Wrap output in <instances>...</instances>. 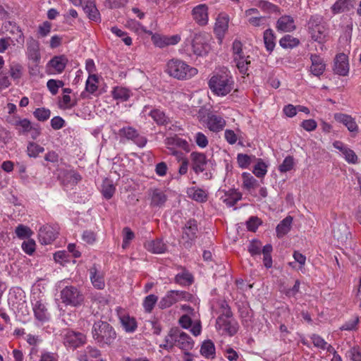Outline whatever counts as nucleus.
Instances as JSON below:
<instances>
[{"mask_svg":"<svg viewBox=\"0 0 361 361\" xmlns=\"http://www.w3.org/2000/svg\"><path fill=\"white\" fill-rule=\"evenodd\" d=\"M208 85L214 94L224 97L233 90L235 82L231 71L223 68L214 73Z\"/></svg>","mask_w":361,"mask_h":361,"instance_id":"nucleus-1","label":"nucleus"},{"mask_svg":"<svg viewBox=\"0 0 361 361\" xmlns=\"http://www.w3.org/2000/svg\"><path fill=\"white\" fill-rule=\"evenodd\" d=\"M92 335L94 341L101 347L111 345L116 338V333L113 326L101 320L94 323Z\"/></svg>","mask_w":361,"mask_h":361,"instance_id":"nucleus-2","label":"nucleus"},{"mask_svg":"<svg viewBox=\"0 0 361 361\" xmlns=\"http://www.w3.org/2000/svg\"><path fill=\"white\" fill-rule=\"evenodd\" d=\"M166 72L176 79L183 80L197 75V69L180 59H173L167 62Z\"/></svg>","mask_w":361,"mask_h":361,"instance_id":"nucleus-3","label":"nucleus"},{"mask_svg":"<svg viewBox=\"0 0 361 361\" xmlns=\"http://www.w3.org/2000/svg\"><path fill=\"white\" fill-rule=\"evenodd\" d=\"M222 307L223 312L216 321V328L222 335L233 336L238 331V322L233 318V313L228 305Z\"/></svg>","mask_w":361,"mask_h":361,"instance_id":"nucleus-4","label":"nucleus"},{"mask_svg":"<svg viewBox=\"0 0 361 361\" xmlns=\"http://www.w3.org/2000/svg\"><path fill=\"white\" fill-rule=\"evenodd\" d=\"M60 296L63 303L72 307L80 306L84 300L82 293L73 286H67L63 288L61 290Z\"/></svg>","mask_w":361,"mask_h":361,"instance_id":"nucleus-5","label":"nucleus"},{"mask_svg":"<svg viewBox=\"0 0 361 361\" xmlns=\"http://www.w3.org/2000/svg\"><path fill=\"white\" fill-rule=\"evenodd\" d=\"M322 17L320 16H312L308 22V27L312 39L322 43L326 38V28L322 23Z\"/></svg>","mask_w":361,"mask_h":361,"instance_id":"nucleus-6","label":"nucleus"},{"mask_svg":"<svg viewBox=\"0 0 361 361\" xmlns=\"http://www.w3.org/2000/svg\"><path fill=\"white\" fill-rule=\"evenodd\" d=\"M197 224L195 219H190L183 228L182 243L185 248H190L197 237Z\"/></svg>","mask_w":361,"mask_h":361,"instance_id":"nucleus-7","label":"nucleus"},{"mask_svg":"<svg viewBox=\"0 0 361 361\" xmlns=\"http://www.w3.org/2000/svg\"><path fill=\"white\" fill-rule=\"evenodd\" d=\"M86 336L80 332L66 329L63 334V343L69 348H76L86 343Z\"/></svg>","mask_w":361,"mask_h":361,"instance_id":"nucleus-8","label":"nucleus"},{"mask_svg":"<svg viewBox=\"0 0 361 361\" xmlns=\"http://www.w3.org/2000/svg\"><path fill=\"white\" fill-rule=\"evenodd\" d=\"M118 135L121 139L125 138L131 140L140 147H143L147 143L146 137L140 135L137 130L131 126L121 128L118 130Z\"/></svg>","mask_w":361,"mask_h":361,"instance_id":"nucleus-9","label":"nucleus"},{"mask_svg":"<svg viewBox=\"0 0 361 361\" xmlns=\"http://www.w3.org/2000/svg\"><path fill=\"white\" fill-rule=\"evenodd\" d=\"M26 47V54L28 59L37 66L41 59L39 42L32 37H30L27 39Z\"/></svg>","mask_w":361,"mask_h":361,"instance_id":"nucleus-10","label":"nucleus"},{"mask_svg":"<svg viewBox=\"0 0 361 361\" xmlns=\"http://www.w3.org/2000/svg\"><path fill=\"white\" fill-rule=\"evenodd\" d=\"M150 199V206L152 207H161L167 200V195L160 188H150L148 190Z\"/></svg>","mask_w":361,"mask_h":361,"instance_id":"nucleus-11","label":"nucleus"},{"mask_svg":"<svg viewBox=\"0 0 361 361\" xmlns=\"http://www.w3.org/2000/svg\"><path fill=\"white\" fill-rule=\"evenodd\" d=\"M334 72L339 75L345 76L349 72L348 56L341 53L336 55L334 59Z\"/></svg>","mask_w":361,"mask_h":361,"instance_id":"nucleus-12","label":"nucleus"},{"mask_svg":"<svg viewBox=\"0 0 361 361\" xmlns=\"http://www.w3.org/2000/svg\"><path fill=\"white\" fill-rule=\"evenodd\" d=\"M192 169L196 174L203 172L207 164L206 156L204 153L193 152L190 154Z\"/></svg>","mask_w":361,"mask_h":361,"instance_id":"nucleus-13","label":"nucleus"},{"mask_svg":"<svg viewBox=\"0 0 361 361\" xmlns=\"http://www.w3.org/2000/svg\"><path fill=\"white\" fill-rule=\"evenodd\" d=\"M57 236V233L53 227L49 225H45L39 230L38 238L41 244H51Z\"/></svg>","mask_w":361,"mask_h":361,"instance_id":"nucleus-14","label":"nucleus"},{"mask_svg":"<svg viewBox=\"0 0 361 361\" xmlns=\"http://www.w3.org/2000/svg\"><path fill=\"white\" fill-rule=\"evenodd\" d=\"M228 22L229 18L226 14H219L216 18L214 26V32L220 42L222 41L225 33L228 30Z\"/></svg>","mask_w":361,"mask_h":361,"instance_id":"nucleus-15","label":"nucleus"},{"mask_svg":"<svg viewBox=\"0 0 361 361\" xmlns=\"http://www.w3.org/2000/svg\"><path fill=\"white\" fill-rule=\"evenodd\" d=\"M310 73L317 77H320L326 70V63L323 58L317 54H311Z\"/></svg>","mask_w":361,"mask_h":361,"instance_id":"nucleus-16","label":"nucleus"},{"mask_svg":"<svg viewBox=\"0 0 361 361\" xmlns=\"http://www.w3.org/2000/svg\"><path fill=\"white\" fill-rule=\"evenodd\" d=\"M89 274L93 286L98 290L104 289L105 286L104 275L103 271L98 269L96 264L90 267Z\"/></svg>","mask_w":361,"mask_h":361,"instance_id":"nucleus-17","label":"nucleus"},{"mask_svg":"<svg viewBox=\"0 0 361 361\" xmlns=\"http://www.w3.org/2000/svg\"><path fill=\"white\" fill-rule=\"evenodd\" d=\"M192 16L198 25H206L208 23V7L205 4L195 6L192 10Z\"/></svg>","mask_w":361,"mask_h":361,"instance_id":"nucleus-18","label":"nucleus"},{"mask_svg":"<svg viewBox=\"0 0 361 361\" xmlns=\"http://www.w3.org/2000/svg\"><path fill=\"white\" fill-rule=\"evenodd\" d=\"M32 310L35 319L39 322L44 323L49 320L50 315L48 312V310L42 301H36V302L33 304Z\"/></svg>","mask_w":361,"mask_h":361,"instance_id":"nucleus-19","label":"nucleus"},{"mask_svg":"<svg viewBox=\"0 0 361 361\" xmlns=\"http://www.w3.org/2000/svg\"><path fill=\"white\" fill-rule=\"evenodd\" d=\"M334 119L341 123H343L349 131L350 132H357L358 131V126L353 118H352L350 116L341 114V113H337L334 114Z\"/></svg>","mask_w":361,"mask_h":361,"instance_id":"nucleus-20","label":"nucleus"},{"mask_svg":"<svg viewBox=\"0 0 361 361\" xmlns=\"http://www.w3.org/2000/svg\"><path fill=\"white\" fill-rule=\"evenodd\" d=\"M82 5L84 11L87 14L90 20L96 22L100 20V15L96 7L94 0H83Z\"/></svg>","mask_w":361,"mask_h":361,"instance_id":"nucleus-21","label":"nucleus"},{"mask_svg":"<svg viewBox=\"0 0 361 361\" xmlns=\"http://www.w3.org/2000/svg\"><path fill=\"white\" fill-rule=\"evenodd\" d=\"M276 28L278 30L289 32L295 29L293 18L290 16H283L279 18L276 22Z\"/></svg>","mask_w":361,"mask_h":361,"instance_id":"nucleus-22","label":"nucleus"},{"mask_svg":"<svg viewBox=\"0 0 361 361\" xmlns=\"http://www.w3.org/2000/svg\"><path fill=\"white\" fill-rule=\"evenodd\" d=\"M176 346L185 352L193 348L194 342L188 334L178 331Z\"/></svg>","mask_w":361,"mask_h":361,"instance_id":"nucleus-23","label":"nucleus"},{"mask_svg":"<svg viewBox=\"0 0 361 361\" xmlns=\"http://www.w3.org/2000/svg\"><path fill=\"white\" fill-rule=\"evenodd\" d=\"M145 248L154 254H161L166 252V245L161 239L149 240L145 243Z\"/></svg>","mask_w":361,"mask_h":361,"instance_id":"nucleus-24","label":"nucleus"},{"mask_svg":"<svg viewBox=\"0 0 361 361\" xmlns=\"http://www.w3.org/2000/svg\"><path fill=\"white\" fill-rule=\"evenodd\" d=\"M355 0H338L331 6L334 14L349 11L354 7Z\"/></svg>","mask_w":361,"mask_h":361,"instance_id":"nucleus-25","label":"nucleus"},{"mask_svg":"<svg viewBox=\"0 0 361 361\" xmlns=\"http://www.w3.org/2000/svg\"><path fill=\"white\" fill-rule=\"evenodd\" d=\"M226 122L223 118L216 115L209 116L207 118V126L213 132H219L221 130Z\"/></svg>","mask_w":361,"mask_h":361,"instance_id":"nucleus-26","label":"nucleus"},{"mask_svg":"<svg viewBox=\"0 0 361 361\" xmlns=\"http://www.w3.org/2000/svg\"><path fill=\"white\" fill-rule=\"evenodd\" d=\"M165 145L166 146H172L173 147H179L185 152L190 150V145L188 142L177 135L168 137L165 139Z\"/></svg>","mask_w":361,"mask_h":361,"instance_id":"nucleus-27","label":"nucleus"},{"mask_svg":"<svg viewBox=\"0 0 361 361\" xmlns=\"http://www.w3.org/2000/svg\"><path fill=\"white\" fill-rule=\"evenodd\" d=\"M176 295L177 294L176 293V290L168 291L159 300L158 303L159 307L164 310L170 307L173 304L176 303L178 302Z\"/></svg>","mask_w":361,"mask_h":361,"instance_id":"nucleus-28","label":"nucleus"},{"mask_svg":"<svg viewBox=\"0 0 361 361\" xmlns=\"http://www.w3.org/2000/svg\"><path fill=\"white\" fill-rule=\"evenodd\" d=\"M221 199L228 207H233L242 199V194L235 190H229Z\"/></svg>","mask_w":361,"mask_h":361,"instance_id":"nucleus-29","label":"nucleus"},{"mask_svg":"<svg viewBox=\"0 0 361 361\" xmlns=\"http://www.w3.org/2000/svg\"><path fill=\"white\" fill-rule=\"evenodd\" d=\"M68 60L64 55H59L53 57L49 62V64L55 69V71L61 73L65 69Z\"/></svg>","mask_w":361,"mask_h":361,"instance_id":"nucleus-30","label":"nucleus"},{"mask_svg":"<svg viewBox=\"0 0 361 361\" xmlns=\"http://www.w3.org/2000/svg\"><path fill=\"white\" fill-rule=\"evenodd\" d=\"M159 126H166L171 123V120L165 113L159 109H153L149 114Z\"/></svg>","mask_w":361,"mask_h":361,"instance_id":"nucleus-31","label":"nucleus"},{"mask_svg":"<svg viewBox=\"0 0 361 361\" xmlns=\"http://www.w3.org/2000/svg\"><path fill=\"white\" fill-rule=\"evenodd\" d=\"M192 49L195 54L202 56L206 53V44L202 36H195L192 42Z\"/></svg>","mask_w":361,"mask_h":361,"instance_id":"nucleus-32","label":"nucleus"},{"mask_svg":"<svg viewBox=\"0 0 361 361\" xmlns=\"http://www.w3.org/2000/svg\"><path fill=\"white\" fill-rule=\"evenodd\" d=\"M349 233L348 229L345 224H337L334 226L333 235L338 241H345Z\"/></svg>","mask_w":361,"mask_h":361,"instance_id":"nucleus-33","label":"nucleus"},{"mask_svg":"<svg viewBox=\"0 0 361 361\" xmlns=\"http://www.w3.org/2000/svg\"><path fill=\"white\" fill-rule=\"evenodd\" d=\"M189 197L199 202H204L207 200V195L201 188H190L187 191Z\"/></svg>","mask_w":361,"mask_h":361,"instance_id":"nucleus-34","label":"nucleus"},{"mask_svg":"<svg viewBox=\"0 0 361 361\" xmlns=\"http://www.w3.org/2000/svg\"><path fill=\"white\" fill-rule=\"evenodd\" d=\"M132 93L130 90L123 87H116L112 91L114 99L121 102H126L129 99Z\"/></svg>","mask_w":361,"mask_h":361,"instance_id":"nucleus-35","label":"nucleus"},{"mask_svg":"<svg viewBox=\"0 0 361 361\" xmlns=\"http://www.w3.org/2000/svg\"><path fill=\"white\" fill-rule=\"evenodd\" d=\"M233 59L240 73L244 75L246 74L248 70V66L250 64V56L243 54L241 56H235Z\"/></svg>","mask_w":361,"mask_h":361,"instance_id":"nucleus-36","label":"nucleus"},{"mask_svg":"<svg viewBox=\"0 0 361 361\" xmlns=\"http://www.w3.org/2000/svg\"><path fill=\"white\" fill-rule=\"evenodd\" d=\"M192 275L187 270L183 269L175 276V282L181 286H190L193 283Z\"/></svg>","mask_w":361,"mask_h":361,"instance_id":"nucleus-37","label":"nucleus"},{"mask_svg":"<svg viewBox=\"0 0 361 361\" xmlns=\"http://www.w3.org/2000/svg\"><path fill=\"white\" fill-rule=\"evenodd\" d=\"M292 221L293 217L288 216L279 224L276 228L279 237L283 236L290 231Z\"/></svg>","mask_w":361,"mask_h":361,"instance_id":"nucleus-38","label":"nucleus"},{"mask_svg":"<svg viewBox=\"0 0 361 361\" xmlns=\"http://www.w3.org/2000/svg\"><path fill=\"white\" fill-rule=\"evenodd\" d=\"M9 74L11 78L18 82L23 76V68L18 63L13 62L9 65Z\"/></svg>","mask_w":361,"mask_h":361,"instance_id":"nucleus-39","label":"nucleus"},{"mask_svg":"<svg viewBox=\"0 0 361 361\" xmlns=\"http://www.w3.org/2000/svg\"><path fill=\"white\" fill-rule=\"evenodd\" d=\"M200 353L207 358H213L215 355V346L211 340L204 341L200 348Z\"/></svg>","mask_w":361,"mask_h":361,"instance_id":"nucleus-40","label":"nucleus"},{"mask_svg":"<svg viewBox=\"0 0 361 361\" xmlns=\"http://www.w3.org/2000/svg\"><path fill=\"white\" fill-rule=\"evenodd\" d=\"M121 322L126 332H134L137 326L135 319L128 315H124L121 317Z\"/></svg>","mask_w":361,"mask_h":361,"instance_id":"nucleus-41","label":"nucleus"},{"mask_svg":"<svg viewBox=\"0 0 361 361\" xmlns=\"http://www.w3.org/2000/svg\"><path fill=\"white\" fill-rule=\"evenodd\" d=\"M300 44V40L290 35H286L279 40V44L284 49H293Z\"/></svg>","mask_w":361,"mask_h":361,"instance_id":"nucleus-42","label":"nucleus"},{"mask_svg":"<svg viewBox=\"0 0 361 361\" xmlns=\"http://www.w3.org/2000/svg\"><path fill=\"white\" fill-rule=\"evenodd\" d=\"M264 42L267 50L272 51L275 47V35L271 29H267L264 32Z\"/></svg>","mask_w":361,"mask_h":361,"instance_id":"nucleus-43","label":"nucleus"},{"mask_svg":"<svg viewBox=\"0 0 361 361\" xmlns=\"http://www.w3.org/2000/svg\"><path fill=\"white\" fill-rule=\"evenodd\" d=\"M178 331V329H171L165 338L166 343L161 345V347L169 349L172 348L175 345L176 346Z\"/></svg>","mask_w":361,"mask_h":361,"instance_id":"nucleus-44","label":"nucleus"},{"mask_svg":"<svg viewBox=\"0 0 361 361\" xmlns=\"http://www.w3.org/2000/svg\"><path fill=\"white\" fill-rule=\"evenodd\" d=\"M243 187L251 192V190L257 186V180L250 173H243Z\"/></svg>","mask_w":361,"mask_h":361,"instance_id":"nucleus-45","label":"nucleus"},{"mask_svg":"<svg viewBox=\"0 0 361 361\" xmlns=\"http://www.w3.org/2000/svg\"><path fill=\"white\" fill-rule=\"evenodd\" d=\"M273 250L272 245L271 244H267L262 248V254L264 255L263 262L266 268L269 269L272 267V258L271 253Z\"/></svg>","mask_w":361,"mask_h":361,"instance_id":"nucleus-46","label":"nucleus"},{"mask_svg":"<svg viewBox=\"0 0 361 361\" xmlns=\"http://www.w3.org/2000/svg\"><path fill=\"white\" fill-rule=\"evenodd\" d=\"M97 83H98V78H97V75L94 74L90 75V76L88 77V78L86 81V85H85L86 91L91 94L94 93L98 88Z\"/></svg>","mask_w":361,"mask_h":361,"instance_id":"nucleus-47","label":"nucleus"},{"mask_svg":"<svg viewBox=\"0 0 361 361\" xmlns=\"http://www.w3.org/2000/svg\"><path fill=\"white\" fill-rule=\"evenodd\" d=\"M15 126L20 133H27L32 129L30 121L26 118L16 121Z\"/></svg>","mask_w":361,"mask_h":361,"instance_id":"nucleus-48","label":"nucleus"},{"mask_svg":"<svg viewBox=\"0 0 361 361\" xmlns=\"http://www.w3.org/2000/svg\"><path fill=\"white\" fill-rule=\"evenodd\" d=\"M44 151V148L35 142H30L27 147V155L30 157H37L39 154Z\"/></svg>","mask_w":361,"mask_h":361,"instance_id":"nucleus-49","label":"nucleus"},{"mask_svg":"<svg viewBox=\"0 0 361 361\" xmlns=\"http://www.w3.org/2000/svg\"><path fill=\"white\" fill-rule=\"evenodd\" d=\"M15 233L20 239L30 238L33 233L28 226L23 224H20L16 228Z\"/></svg>","mask_w":361,"mask_h":361,"instance_id":"nucleus-50","label":"nucleus"},{"mask_svg":"<svg viewBox=\"0 0 361 361\" xmlns=\"http://www.w3.org/2000/svg\"><path fill=\"white\" fill-rule=\"evenodd\" d=\"M158 300V297L154 294H150L145 297L143 302V307L147 312H151L154 307V305Z\"/></svg>","mask_w":361,"mask_h":361,"instance_id":"nucleus-51","label":"nucleus"},{"mask_svg":"<svg viewBox=\"0 0 361 361\" xmlns=\"http://www.w3.org/2000/svg\"><path fill=\"white\" fill-rule=\"evenodd\" d=\"M33 115L38 121L44 122L49 118L51 111L48 109L37 108L33 112Z\"/></svg>","mask_w":361,"mask_h":361,"instance_id":"nucleus-52","label":"nucleus"},{"mask_svg":"<svg viewBox=\"0 0 361 361\" xmlns=\"http://www.w3.org/2000/svg\"><path fill=\"white\" fill-rule=\"evenodd\" d=\"M115 190L116 188L114 185L109 180L104 181L102 186V194L106 199H111L113 197Z\"/></svg>","mask_w":361,"mask_h":361,"instance_id":"nucleus-53","label":"nucleus"},{"mask_svg":"<svg viewBox=\"0 0 361 361\" xmlns=\"http://www.w3.org/2000/svg\"><path fill=\"white\" fill-rule=\"evenodd\" d=\"M248 252L252 256L259 255L262 252V243L258 240H252L248 246Z\"/></svg>","mask_w":361,"mask_h":361,"instance_id":"nucleus-54","label":"nucleus"},{"mask_svg":"<svg viewBox=\"0 0 361 361\" xmlns=\"http://www.w3.org/2000/svg\"><path fill=\"white\" fill-rule=\"evenodd\" d=\"M294 165V159L291 156L286 157L283 163L279 166V170L282 173L290 171Z\"/></svg>","mask_w":361,"mask_h":361,"instance_id":"nucleus-55","label":"nucleus"},{"mask_svg":"<svg viewBox=\"0 0 361 361\" xmlns=\"http://www.w3.org/2000/svg\"><path fill=\"white\" fill-rule=\"evenodd\" d=\"M123 238L122 247L125 249L129 245L130 240L134 238L135 235L134 233L128 227H125L123 230Z\"/></svg>","mask_w":361,"mask_h":361,"instance_id":"nucleus-56","label":"nucleus"},{"mask_svg":"<svg viewBox=\"0 0 361 361\" xmlns=\"http://www.w3.org/2000/svg\"><path fill=\"white\" fill-rule=\"evenodd\" d=\"M111 32L115 34L116 36L119 37H123V42L128 46L131 45L132 44V39L131 37L127 36V34L121 30V29L118 28L117 27H112L111 28Z\"/></svg>","mask_w":361,"mask_h":361,"instance_id":"nucleus-57","label":"nucleus"},{"mask_svg":"<svg viewBox=\"0 0 361 361\" xmlns=\"http://www.w3.org/2000/svg\"><path fill=\"white\" fill-rule=\"evenodd\" d=\"M35 242L34 240L29 239L27 241H24L22 243V249L23 250L27 255H32L33 252L35 251Z\"/></svg>","mask_w":361,"mask_h":361,"instance_id":"nucleus-58","label":"nucleus"},{"mask_svg":"<svg viewBox=\"0 0 361 361\" xmlns=\"http://www.w3.org/2000/svg\"><path fill=\"white\" fill-rule=\"evenodd\" d=\"M77 104L76 100L72 101L68 94H63L62 101L59 104L60 108L63 109H71Z\"/></svg>","mask_w":361,"mask_h":361,"instance_id":"nucleus-59","label":"nucleus"},{"mask_svg":"<svg viewBox=\"0 0 361 361\" xmlns=\"http://www.w3.org/2000/svg\"><path fill=\"white\" fill-rule=\"evenodd\" d=\"M344 159L345 161L349 164H357L358 162V158L355 152L348 148L345 149V152L343 153Z\"/></svg>","mask_w":361,"mask_h":361,"instance_id":"nucleus-60","label":"nucleus"},{"mask_svg":"<svg viewBox=\"0 0 361 361\" xmlns=\"http://www.w3.org/2000/svg\"><path fill=\"white\" fill-rule=\"evenodd\" d=\"M348 356L352 361H361V348L355 346L348 351Z\"/></svg>","mask_w":361,"mask_h":361,"instance_id":"nucleus-61","label":"nucleus"},{"mask_svg":"<svg viewBox=\"0 0 361 361\" xmlns=\"http://www.w3.org/2000/svg\"><path fill=\"white\" fill-rule=\"evenodd\" d=\"M267 165L264 162H258L253 169V173L257 177H263L267 173Z\"/></svg>","mask_w":361,"mask_h":361,"instance_id":"nucleus-62","label":"nucleus"},{"mask_svg":"<svg viewBox=\"0 0 361 361\" xmlns=\"http://www.w3.org/2000/svg\"><path fill=\"white\" fill-rule=\"evenodd\" d=\"M39 361H59V355L56 353L43 351Z\"/></svg>","mask_w":361,"mask_h":361,"instance_id":"nucleus-63","label":"nucleus"},{"mask_svg":"<svg viewBox=\"0 0 361 361\" xmlns=\"http://www.w3.org/2000/svg\"><path fill=\"white\" fill-rule=\"evenodd\" d=\"M310 338L315 347L325 350V346L327 343L320 336L317 334H312Z\"/></svg>","mask_w":361,"mask_h":361,"instance_id":"nucleus-64","label":"nucleus"}]
</instances>
